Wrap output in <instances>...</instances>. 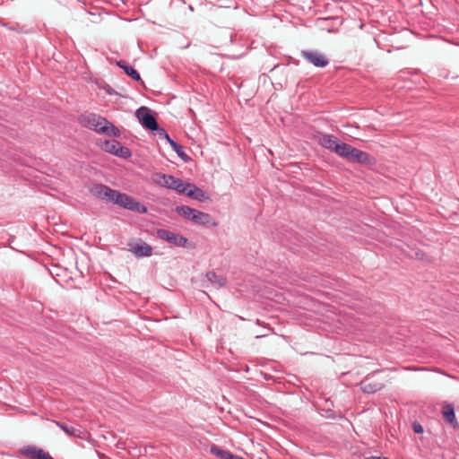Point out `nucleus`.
I'll return each mask as SVG.
<instances>
[{
	"label": "nucleus",
	"mask_w": 459,
	"mask_h": 459,
	"mask_svg": "<svg viewBox=\"0 0 459 459\" xmlns=\"http://www.w3.org/2000/svg\"><path fill=\"white\" fill-rule=\"evenodd\" d=\"M80 122L86 127L97 133H102L108 136L119 137L120 130L105 117L91 113L82 115Z\"/></svg>",
	"instance_id": "1"
},
{
	"label": "nucleus",
	"mask_w": 459,
	"mask_h": 459,
	"mask_svg": "<svg viewBox=\"0 0 459 459\" xmlns=\"http://www.w3.org/2000/svg\"><path fill=\"white\" fill-rule=\"evenodd\" d=\"M112 204H117L120 207L132 211L137 212L140 213H146L147 207L141 204L138 201H136L134 197L121 193L119 191H116L115 196L112 200Z\"/></svg>",
	"instance_id": "2"
},
{
	"label": "nucleus",
	"mask_w": 459,
	"mask_h": 459,
	"mask_svg": "<svg viewBox=\"0 0 459 459\" xmlns=\"http://www.w3.org/2000/svg\"><path fill=\"white\" fill-rule=\"evenodd\" d=\"M100 147L103 151L119 158L128 159L132 155L131 151L117 140H105L101 143Z\"/></svg>",
	"instance_id": "3"
},
{
	"label": "nucleus",
	"mask_w": 459,
	"mask_h": 459,
	"mask_svg": "<svg viewBox=\"0 0 459 459\" xmlns=\"http://www.w3.org/2000/svg\"><path fill=\"white\" fill-rule=\"evenodd\" d=\"M18 453L24 459H54L48 451L34 445L24 446Z\"/></svg>",
	"instance_id": "4"
},
{
	"label": "nucleus",
	"mask_w": 459,
	"mask_h": 459,
	"mask_svg": "<svg viewBox=\"0 0 459 459\" xmlns=\"http://www.w3.org/2000/svg\"><path fill=\"white\" fill-rule=\"evenodd\" d=\"M157 238L169 242L176 247H186L188 244V239L180 234L174 233L168 230L159 229L156 231Z\"/></svg>",
	"instance_id": "5"
},
{
	"label": "nucleus",
	"mask_w": 459,
	"mask_h": 459,
	"mask_svg": "<svg viewBox=\"0 0 459 459\" xmlns=\"http://www.w3.org/2000/svg\"><path fill=\"white\" fill-rule=\"evenodd\" d=\"M135 116L144 128L150 131H154V129L158 128V122L150 108L141 107L136 110Z\"/></svg>",
	"instance_id": "6"
},
{
	"label": "nucleus",
	"mask_w": 459,
	"mask_h": 459,
	"mask_svg": "<svg viewBox=\"0 0 459 459\" xmlns=\"http://www.w3.org/2000/svg\"><path fill=\"white\" fill-rule=\"evenodd\" d=\"M301 56L316 67H325L329 59L322 53L316 50H302Z\"/></svg>",
	"instance_id": "7"
},
{
	"label": "nucleus",
	"mask_w": 459,
	"mask_h": 459,
	"mask_svg": "<svg viewBox=\"0 0 459 459\" xmlns=\"http://www.w3.org/2000/svg\"><path fill=\"white\" fill-rule=\"evenodd\" d=\"M318 143L323 146L325 149H328L333 152H335L338 156L340 155L341 152L338 151V148H341L343 146L344 143H340L333 134H321L317 137Z\"/></svg>",
	"instance_id": "8"
},
{
	"label": "nucleus",
	"mask_w": 459,
	"mask_h": 459,
	"mask_svg": "<svg viewBox=\"0 0 459 459\" xmlns=\"http://www.w3.org/2000/svg\"><path fill=\"white\" fill-rule=\"evenodd\" d=\"M115 189L110 188L109 186L103 184H94L90 188V193L100 199L106 200L107 202L112 203V200L116 194Z\"/></svg>",
	"instance_id": "9"
},
{
	"label": "nucleus",
	"mask_w": 459,
	"mask_h": 459,
	"mask_svg": "<svg viewBox=\"0 0 459 459\" xmlns=\"http://www.w3.org/2000/svg\"><path fill=\"white\" fill-rule=\"evenodd\" d=\"M376 372H373L370 375H368L359 384L360 389L363 393L366 394H374L384 388L385 385L382 382L376 381L372 378L373 375Z\"/></svg>",
	"instance_id": "10"
},
{
	"label": "nucleus",
	"mask_w": 459,
	"mask_h": 459,
	"mask_svg": "<svg viewBox=\"0 0 459 459\" xmlns=\"http://www.w3.org/2000/svg\"><path fill=\"white\" fill-rule=\"evenodd\" d=\"M129 251L137 257H149L152 255V247L142 239L134 245H129Z\"/></svg>",
	"instance_id": "11"
},
{
	"label": "nucleus",
	"mask_w": 459,
	"mask_h": 459,
	"mask_svg": "<svg viewBox=\"0 0 459 459\" xmlns=\"http://www.w3.org/2000/svg\"><path fill=\"white\" fill-rule=\"evenodd\" d=\"M156 178H155V182L158 183L159 185L164 186V187H167L169 189H178V178H175L174 176H171V175H166V174H156L155 175Z\"/></svg>",
	"instance_id": "12"
},
{
	"label": "nucleus",
	"mask_w": 459,
	"mask_h": 459,
	"mask_svg": "<svg viewBox=\"0 0 459 459\" xmlns=\"http://www.w3.org/2000/svg\"><path fill=\"white\" fill-rule=\"evenodd\" d=\"M338 151L341 152L339 156L347 160L350 162H356L357 156L359 152V149H357L348 143H343V146L341 148H338Z\"/></svg>",
	"instance_id": "13"
},
{
	"label": "nucleus",
	"mask_w": 459,
	"mask_h": 459,
	"mask_svg": "<svg viewBox=\"0 0 459 459\" xmlns=\"http://www.w3.org/2000/svg\"><path fill=\"white\" fill-rule=\"evenodd\" d=\"M187 186L189 187L188 191L186 192L187 196L200 202L210 200L209 195L203 189L197 187L194 184H187Z\"/></svg>",
	"instance_id": "14"
},
{
	"label": "nucleus",
	"mask_w": 459,
	"mask_h": 459,
	"mask_svg": "<svg viewBox=\"0 0 459 459\" xmlns=\"http://www.w3.org/2000/svg\"><path fill=\"white\" fill-rule=\"evenodd\" d=\"M191 221L196 224L204 226H217V223L212 221L209 213L203 212L195 210V214L191 217Z\"/></svg>",
	"instance_id": "15"
},
{
	"label": "nucleus",
	"mask_w": 459,
	"mask_h": 459,
	"mask_svg": "<svg viewBox=\"0 0 459 459\" xmlns=\"http://www.w3.org/2000/svg\"><path fill=\"white\" fill-rule=\"evenodd\" d=\"M442 415L444 420L448 422L452 427L458 428L459 424L456 420L455 414V408L453 404H445L442 408Z\"/></svg>",
	"instance_id": "16"
},
{
	"label": "nucleus",
	"mask_w": 459,
	"mask_h": 459,
	"mask_svg": "<svg viewBox=\"0 0 459 459\" xmlns=\"http://www.w3.org/2000/svg\"><path fill=\"white\" fill-rule=\"evenodd\" d=\"M117 65L121 69H123L124 72L129 77H131L133 80L137 81V82L141 81L142 82H143L141 79L139 73L133 66H131L126 61L120 60V61L117 62Z\"/></svg>",
	"instance_id": "17"
},
{
	"label": "nucleus",
	"mask_w": 459,
	"mask_h": 459,
	"mask_svg": "<svg viewBox=\"0 0 459 459\" xmlns=\"http://www.w3.org/2000/svg\"><path fill=\"white\" fill-rule=\"evenodd\" d=\"M207 280L217 288L224 287L227 284V279L222 274H218L214 271L206 273Z\"/></svg>",
	"instance_id": "18"
},
{
	"label": "nucleus",
	"mask_w": 459,
	"mask_h": 459,
	"mask_svg": "<svg viewBox=\"0 0 459 459\" xmlns=\"http://www.w3.org/2000/svg\"><path fill=\"white\" fill-rule=\"evenodd\" d=\"M376 159L369 153L359 150L355 163L372 166L376 164Z\"/></svg>",
	"instance_id": "19"
},
{
	"label": "nucleus",
	"mask_w": 459,
	"mask_h": 459,
	"mask_svg": "<svg viewBox=\"0 0 459 459\" xmlns=\"http://www.w3.org/2000/svg\"><path fill=\"white\" fill-rule=\"evenodd\" d=\"M167 142L169 143L171 148L175 151V152L178 154V156L182 160H184V161L190 160V157L186 153V152L184 151L183 147L180 144H178L177 142H175L171 138H169Z\"/></svg>",
	"instance_id": "20"
},
{
	"label": "nucleus",
	"mask_w": 459,
	"mask_h": 459,
	"mask_svg": "<svg viewBox=\"0 0 459 459\" xmlns=\"http://www.w3.org/2000/svg\"><path fill=\"white\" fill-rule=\"evenodd\" d=\"M55 423L68 436L80 437V430L74 426L60 421H55Z\"/></svg>",
	"instance_id": "21"
},
{
	"label": "nucleus",
	"mask_w": 459,
	"mask_h": 459,
	"mask_svg": "<svg viewBox=\"0 0 459 459\" xmlns=\"http://www.w3.org/2000/svg\"><path fill=\"white\" fill-rule=\"evenodd\" d=\"M176 211L178 214L184 216L186 219L191 221V217L195 214V209L186 205L178 206Z\"/></svg>",
	"instance_id": "22"
},
{
	"label": "nucleus",
	"mask_w": 459,
	"mask_h": 459,
	"mask_svg": "<svg viewBox=\"0 0 459 459\" xmlns=\"http://www.w3.org/2000/svg\"><path fill=\"white\" fill-rule=\"evenodd\" d=\"M153 132L160 138L165 139L166 141H168L170 138L169 135L168 134V133L166 132V130L164 128L160 127L159 125H158V128L154 129Z\"/></svg>",
	"instance_id": "23"
},
{
	"label": "nucleus",
	"mask_w": 459,
	"mask_h": 459,
	"mask_svg": "<svg viewBox=\"0 0 459 459\" xmlns=\"http://www.w3.org/2000/svg\"><path fill=\"white\" fill-rule=\"evenodd\" d=\"M178 189H175L176 191H178V193L180 194H186V192L188 191L189 187L187 186V184L188 183H185L182 179L180 178H178Z\"/></svg>",
	"instance_id": "24"
},
{
	"label": "nucleus",
	"mask_w": 459,
	"mask_h": 459,
	"mask_svg": "<svg viewBox=\"0 0 459 459\" xmlns=\"http://www.w3.org/2000/svg\"><path fill=\"white\" fill-rule=\"evenodd\" d=\"M412 429L415 433L417 434H421L423 433V427L421 426L420 423L417 422V421H414L412 423Z\"/></svg>",
	"instance_id": "25"
},
{
	"label": "nucleus",
	"mask_w": 459,
	"mask_h": 459,
	"mask_svg": "<svg viewBox=\"0 0 459 459\" xmlns=\"http://www.w3.org/2000/svg\"><path fill=\"white\" fill-rule=\"evenodd\" d=\"M410 256L415 257L419 260H427V256H426L425 253H423L422 251H417V252H415L414 255H410Z\"/></svg>",
	"instance_id": "26"
},
{
	"label": "nucleus",
	"mask_w": 459,
	"mask_h": 459,
	"mask_svg": "<svg viewBox=\"0 0 459 459\" xmlns=\"http://www.w3.org/2000/svg\"><path fill=\"white\" fill-rule=\"evenodd\" d=\"M365 459H389L387 457H380V456H369Z\"/></svg>",
	"instance_id": "27"
}]
</instances>
